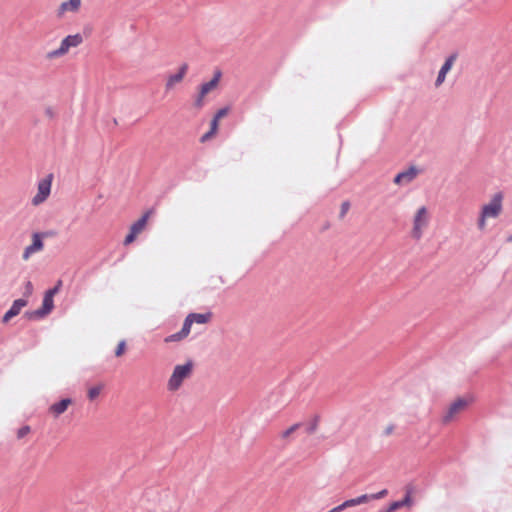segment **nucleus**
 <instances>
[{
  "label": "nucleus",
  "instance_id": "obj_1",
  "mask_svg": "<svg viewBox=\"0 0 512 512\" xmlns=\"http://www.w3.org/2000/svg\"><path fill=\"white\" fill-rule=\"evenodd\" d=\"M503 201V193L497 192L490 198L487 203L481 206L477 218V228L479 231H485L488 220L496 219L502 214Z\"/></svg>",
  "mask_w": 512,
  "mask_h": 512
},
{
  "label": "nucleus",
  "instance_id": "obj_2",
  "mask_svg": "<svg viewBox=\"0 0 512 512\" xmlns=\"http://www.w3.org/2000/svg\"><path fill=\"white\" fill-rule=\"evenodd\" d=\"M194 363L189 360L184 364L176 365L167 381V390L170 392L178 391L183 382L192 376Z\"/></svg>",
  "mask_w": 512,
  "mask_h": 512
},
{
  "label": "nucleus",
  "instance_id": "obj_3",
  "mask_svg": "<svg viewBox=\"0 0 512 512\" xmlns=\"http://www.w3.org/2000/svg\"><path fill=\"white\" fill-rule=\"evenodd\" d=\"M410 236L414 240H420L430 222V213L426 206L417 208L412 216Z\"/></svg>",
  "mask_w": 512,
  "mask_h": 512
},
{
  "label": "nucleus",
  "instance_id": "obj_4",
  "mask_svg": "<svg viewBox=\"0 0 512 512\" xmlns=\"http://www.w3.org/2000/svg\"><path fill=\"white\" fill-rule=\"evenodd\" d=\"M83 43V36L80 33L68 35L62 39L59 47L55 50L49 51L46 54V59L54 60L61 58L69 53L70 49L76 48Z\"/></svg>",
  "mask_w": 512,
  "mask_h": 512
},
{
  "label": "nucleus",
  "instance_id": "obj_5",
  "mask_svg": "<svg viewBox=\"0 0 512 512\" xmlns=\"http://www.w3.org/2000/svg\"><path fill=\"white\" fill-rule=\"evenodd\" d=\"M471 403V399L457 398L454 400L445 410L442 415L441 421L447 425L456 421L459 416L468 408Z\"/></svg>",
  "mask_w": 512,
  "mask_h": 512
},
{
  "label": "nucleus",
  "instance_id": "obj_6",
  "mask_svg": "<svg viewBox=\"0 0 512 512\" xmlns=\"http://www.w3.org/2000/svg\"><path fill=\"white\" fill-rule=\"evenodd\" d=\"M52 235L51 231L34 232L31 235V243L25 247L22 253V260L28 261L32 255L44 249V239Z\"/></svg>",
  "mask_w": 512,
  "mask_h": 512
},
{
  "label": "nucleus",
  "instance_id": "obj_7",
  "mask_svg": "<svg viewBox=\"0 0 512 512\" xmlns=\"http://www.w3.org/2000/svg\"><path fill=\"white\" fill-rule=\"evenodd\" d=\"M220 78H221V72L216 71L214 73L213 78L210 81L203 83L200 86L199 93L194 100L195 108L201 109L204 106V102H205L204 100H205L206 95L217 88Z\"/></svg>",
  "mask_w": 512,
  "mask_h": 512
},
{
  "label": "nucleus",
  "instance_id": "obj_8",
  "mask_svg": "<svg viewBox=\"0 0 512 512\" xmlns=\"http://www.w3.org/2000/svg\"><path fill=\"white\" fill-rule=\"evenodd\" d=\"M51 186H52V175L49 174L48 176H46L45 178L41 179L38 182L37 193L31 199V204L33 206H39L42 203H44L48 199V197L51 193Z\"/></svg>",
  "mask_w": 512,
  "mask_h": 512
},
{
  "label": "nucleus",
  "instance_id": "obj_9",
  "mask_svg": "<svg viewBox=\"0 0 512 512\" xmlns=\"http://www.w3.org/2000/svg\"><path fill=\"white\" fill-rule=\"evenodd\" d=\"M150 215H151V211L145 212L141 216L140 219H138L136 222H134L131 225L130 231L127 234V236L125 237L124 242H123L125 246L133 243L135 241V239L137 238V236L144 231Z\"/></svg>",
  "mask_w": 512,
  "mask_h": 512
},
{
  "label": "nucleus",
  "instance_id": "obj_10",
  "mask_svg": "<svg viewBox=\"0 0 512 512\" xmlns=\"http://www.w3.org/2000/svg\"><path fill=\"white\" fill-rule=\"evenodd\" d=\"M387 494H388V491L386 489H383L375 494H363L359 497L344 501L343 503L340 504V506L342 507V510H344L349 507L365 504V503L369 502L370 500H377V499L384 498Z\"/></svg>",
  "mask_w": 512,
  "mask_h": 512
},
{
  "label": "nucleus",
  "instance_id": "obj_11",
  "mask_svg": "<svg viewBox=\"0 0 512 512\" xmlns=\"http://www.w3.org/2000/svg\"><path fill=\"white\" fill-rule=\"evenodd\" d=\"M82 5V0H67L63 1L55 11L58 19L65 18L68 14H77Z\"/></svg>",
  "mask_w": 512,
  "mask_h": 512
},
{
  "label": "nucleus",
  "instance_id": "obj_12",
  "mask_svg": "<svg viewBox=\"0 0 512 512\" xmlns=\"http://www.w3.org/2000/svg\"><path fill=\"white\" fill-rule=\"evenodd\" d=\"M422 172L421 169H419L416 166H409L405 170L399 172L394 177V184L396 185H407L411 183L413 180L417 178V176Z\"/></svg>",
  "mask_w": 512,
  "mask_h": 512
},
{
  "label": "nucleus",
  "instance_id": "obj_13",
  "mask_svg": "<svg viewBox=\"0 0 512 512\" xmlns=\"http://www.w3.org/2000/svg\"><path fill=\"white\" fill-rule=\"evenodd\" d=\"M53 298L54 297H52L50 294H47L45 292L41 308H39L35 311H32V312H27L26 316L29 319H39V318H42V317L48 315L54 307Z\"/></svg>",
  "mask_w": 512,
  "mask_h": 512
},
{
  "label": "nucleus",
  "instance_id": "obj_14",
  "mask_svg": "<svg viewBox=\"0 0 512 512\" xmlns=\"http://www.w3.org/2000/svg\"><path fill=\"white\" fill-rule=\"evenodd\" d=\"M72 404L73 400L71 398H63L51 404L48 408V413L52 418L57 419L64 414Z\"/></svg>",
  "mask_w": 512,
  "mask_h": 512
},
{
  "label": "nucleus",
  "instance_id": "obj_15",
  "mask_svg": "<svg viewBox=\"0 0 512 512\" xmlns=\"http://www.w3.org/2000/svg\"><path fill=\"white\" fill-rule=\"evenodd\" d=\"M187 71H188V64H186V63L182 64L179 67L177 73L172 74L167 78V81L165 84L166 90L169 91V90L173 89L176 84L180 83L184 79Z\"/></svg>",
  "mask_w": 512,
  "mask_h": 512
},
{
  "label": "nucleus",
  "instance_id": "obj_16",
  "mask_svg": "<svg viewBox=\"0 0 512 512\" xmlns=\"http://www.w3.org/2000/svg\"><path fill=\"white\" fill-rule=\"evenodd\" d=\"M212 317V314L210 312H207V313H191L189 314L185 321H184V325L189 329L191 330V326L193 323H198V324H205V323H208L210 321Z\"/></svg>",
  "mask_w": 512,
  "mask_h": 512
},
{
  "label": "nucleus",
  "instance_id": "obj_17",
  "mask_svg": "<svg viewBox=\"0 0 512 512\" xmlns=\"http://www.w3.org/2000/svg\"><path fill=\"white\" fill-rule=\"evenodd\" d=\"M27 305V300L25 299H17L12 303V306L10 309L4 314L2 318L3 323H7L10 321L13 317L17 316L21 309L24 308Z\"/></svg>",
  "mask_w": 512,
  "mask_h": 512
},
{
  "label": "nucleus",
  "instance_id": "obj_18",
  "mask_svg": "<svg viewBox=\"0 0 512 512\" xmlns=\"http://www.w3.org/2000/svg\"><path fill=\"white\" fill-rule=\"evenodd\" d=\"M456 60V55H451L447 58L443 66L441 67L438 77L436 79V86H440L446 78V74L451 70L454 62Z\"/></svg>",
  "mask_w": 512,
  "mask_h": 512
},
{
  "label": "nucleus",
  "instance_id": "obj_19",
  "mask_svg": "<svg viewBox=\"0 0 512 512\" xmlns=\"http://www.w3.org/2000/svg\"><path fill=\"white\" fill-rule=\"evenodd\" d=\"M189 333H190V330L183 324L182 329L179 332L166 337L165 342L170 343V342L181 341V340L185 339L189 335Z\"/></svg>",
  "mask_w": 512,
  "mask_h": 512
},
{
  "label": "nucleus",
  "instance_id": "obj_20",
  "mask_svg": "<svg viewBox=\"0 0 512 512\" xmlns=\"http://www.w3.org/2000/svg\"><path fill=\"white\" fill-rule=\"evenodd\" d=\"M218 127H219V123H217L216 121L212 120L211 123H210L209 131L201 136L200 141L202 143H204V142L210 140L212 137H214L217 134V132H218Z\"/></svg>",
  "mask_w": 512,
  "mask_h": 512
},
{
  "label": "nucleus",
  "instance_id": "obj_21",
  "mask_svg": "<svg viewBox=\"0 0 512 512\" xmlns=\"http://www.w3.org/2000/svg\"><path fill=\"white\" fill-rule=\"evenodd\" d=\"M301 426V424L299 423H296L292 426H290L288 429L284 430L282 433H281V438L283 440H288L290 439V437L292 436V434L299 429V427Z\"/></svg>",
  "mask_w": 512,
  "mask_h": 512
},
{
  "label": "nucleus",
  "instance_id": "obj_22",
  "mask_svg": "<svg viewBox=\"0 0 512 512\" xmlns=\"http://www.w3.org/2000/svg\"><path fill=\"white\" fill-rule=\"evenodd\" d=\"M103 389V385H96L94 387H91L89 390H88V398L93 401L95 400L101 393Z\"/></svg>",
  "mask_w": 512,
  "mask_h": 512
},
{
  "label": "nucleus",
  "instance_id": "obj_23",
  "mask_svg": "<svg viewBox=\"0 0 512 512\" xmlns=\"http://www.w3.org/2000/svg\"><path fill=\"white\" fill-rule=\"evenodd\" d=\"M126 351V341L125 340H121L118 345H117V348L115 350V355L116 357H121Z\"/></svg>",
  "mask_w": 512,
  "mask_h": 512
},
{
  "label": "nucleus",
  "instance_id": "obj_24",
  "mask_svg": "<svg viewBox=\"0 0 512 512\" xmlns=\"http://www.w3.org/2000/svg\"><path fill=\"white\" fill-rule=\"evenodd\" d=\"M30 431H31L30 426H28V425L22 426L21 428H19L17 430V438L22 439V438L26 437L30 433Z\"/></svg>",
  "mask_w": 512,
  "mask_h": 512
},
{
  "label": "nucleus",
  "instance_id": "obj_25",
  "mask_svg": "<svg viewBox=\"0 0 512 512\" xmlns=\"http://www.w3.org/2000/svg\"><path fill=\"white\" fill-rule=\"evenodd\" d=\"M228 112H229L228 108L219 109L212 120L219 123L220 119L225 117L228 114Z\"/></svg>",
  "mask_w": 512,
  "mask_h": 512
},
{
  "label": "nucleus",
  "instance_id": "obj_26",
  "mask_svg": "<svg viewBox=\"0 0 512 512\" xmlns=\"http://www.w3.org/2000/svg\"><path fill=\"white\" fill-rule=\"evenodd\" d=\"M404 507L403 506V503L400 501H395V502H392L389 507L387 508V511L388 512H395L396 510L400 509Z\"/></svg>",
  "mask_w": 512,
  "mask_h": 512
},
{
  "label": "nucleus",
  "instance_id": "obj_27",
  "mask_svg": "<svg viewBox=\"0 0 512 512\" xmlns=\"http://www.w3.org/2000/svg\"><path fill=\"white\" fill-rule=\"evenodd\" d=\"M62 285V281L59 280L56 284L55 287H53L52 289H49L48 291H46L47 294H50L52 297H54L60 290V287Z\"/></svg>",
  "mask_w": 512,
  "mask_h": 512
},
{
  "label": "nucleus",
  "instance_id": "obj_28",
  "mask_svg": "<svg viewBox=\"0 0 512 512\" xmlns=\"http://www.w3.org/2000/svg\"><path fill=\"white\" fill-rule=\"evenodd\" d=\"M401 502L403 503V506H407V507H410L412 505V498H411V492L408 491L405 498L403 500H401Z\"/></svg>",
  "mask_w": 512,
  "mask_h": 512
},
{
  "label": "nucleus",
  "instance_id": "obj_29",
  "mask_svg": "<svg viewBox=\"0 0 512 512\" xmlns=\"http://www.w3.org/2000/svg\"><path fill=\"white\" fill-rule=\"evenodd\" d=\"M350 208L349 202H343L340 210V217L343 218Z\"/></svg>",
  "mask_w": 512,
  "mask_h": 512
},
{
  "label": "nucleus",
  "instance_id": "obj_30",
  "mask_svg": "<svg viewBox=\"0 0 512 512\" xmlns=\"http://www.w3.org/2000/svg\"><path fill=\"white\" fill-rule=\"evenodd\" d=\"M33 292V284L28 281L25 285V295L30 296Z\"/></svg>",
  "mask_w": 512,
  "mask_h": 512
},
{
  "label": "nucleus",
  "instance_id": "obj_31",
  "mask_svg": "<svg viewBox=\"0 0 512 512\" xmlns=\"http://www.w3.org/2000/svg\"><path fill=\"white\" fill-rule=\"evenodd\" d=\"M45 114L49 118H53L54 115H55V111H54V109L51 106H48V107L45 108Z\"/></svg>",
  "mask_w": 512,
  "mask_h": 512
},
{
  "label": "nucleus",
  "instance_id": "obj_32",
  "mask_svg": "<svg viewBox=\"0 0 512 512\" xmlns=\"http://www.w3.org/2000/svg\"><path fill=\"white\" fill-rule=\"evenodd\" d=\"M507 241L512 242V234L510 236H508Z\"/></svg>",
  "mask_w": 512,
  "mask_h": 512
}]
</instances>
